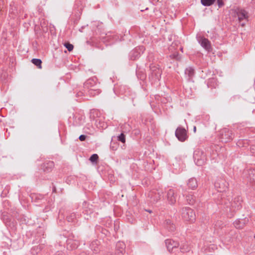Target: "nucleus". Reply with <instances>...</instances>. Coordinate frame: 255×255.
I'll list each match as a JSON object with an SVG mask.
<instances>
[{
  "label": "nucleus",
  "mask_w": 255,
  "mask_h": 255,
  "mask_svg": "<svg viewBox=\"0 0 255 255\" xmlns=\"http://www.w3.org/2000/svg\"><path fill=\"white\" fill-rule=\"evenodd\" d=\"M178 56V53H174L172 55H171L170 56L172 58H176Z\"/></svg>",
  "instance_id": "nucleus-19"
},
{
  "label": "nucleus",
  "mask_w": 255,
  "mask_h": 255,
  "mask_svg": "<svg viewBox=\"0 0 255 255\" xmlns=\"http://www.w3.org/2000/svg\"><path fill=\"white\" fill-rule=\"evenodd\" d=\"M235 16L237 17L239 22L241 23V25L244 27L246 23L244 22L248 20V15L246 11L243 9H237L235 11Z\"/></svg>",
  "instance_id": "nucleus-1"
},
{
  "label": "nucleus",
  "mask_w": 255,
  "mask_h": 255,
  "mask_svg": "<svg viewBox=\"0 0 255 255\" xmlns=\"http://www.w3.org/2000/svg\"><path fill=\"white\" fill-rule=\"evenodd\" d=\"M118 139L119 140L121 141L123 143H125L126 142V138L124 134V133H121L120 135L118 136Z\"/></svg>",
  "instance_id": "nucleus-13"
},
{
  "label": "nucleus",
  "mask_w": 255,
  "mask_h": 255,
  "mask_svg": "<svg viewBox=\"0 0 255 255\" xmlns=\"http://www.w3.org/2000/svg\"><path fill=\"white\" fill-rule=\"evenodd\" d=\"M187 71H188V75L190 76H191L193 74V70L191 68L188 69Z\"/></svg>",
  "instance_id": "nucleus-17"
},
{
  "label": "nucleus",
  "mask_w": 255,
  "mask_h": 255,
  "mask_svg": "<svg viewBox=\"0 0 255 255\" xmlns=\"http://www.w3.org/2000/svg\"><path fill=\"white\" fill-rule=\"evenodd\" d=\"M181 215L185 220L190 222H193L195 220V214L192 209L189 208H185L182 209Z\"/></svg>",
  "instance_id": "nucleus-2"
},
{
  "label": "nucleus",
  "mask_w": 255,
  "mask_h": 255,
  "mask_svg": "<svg viewBox=\"0 0 255 255\" xmlns=\"http://www.w3.org/2000/svg\"><path fill=\"white\" fill-rule=\"evenodd\" d=\"M188 186L191 189H194L197 186V181L194 179H190L188 181Z\"/></svg>",
  "instance_id": "nucleus-9"
},
{
  "label": "nucleus",
  "mask_w": 255,
  "mask_h": 255,
  "mask_svg": "<svg viewBox=\"0 0 255 255\" xmlns=\"http://www.w3.org/2000/svg\"><path fill=\"white\" fill-rule=\"evenodd\" d=\"M193 131H194V132H196V127H194Z\"/></svg>",
  "instance_id": "nucleus-20"
},
{
  "label": "nucleus",
  "mask_w": 255,
  "mask_h": 255,
  "mask_svg": "<svg viewBox=\"0 0 255 255\" xmlns=\"http://www.w3.org/2000/svg\"><path fill=\"white\" fill-rule=\"evenodd\" d=\"M32 63L35 65L37 66L39 69L42 68L41 63L42 61L39 59H32L31 60Z\"/></svg>",
  "instance_id": "nucleus-10"
},
{
  "label": "nucleus",
  "mask_w": 255,
  "mask_h": 255,
  "mask_svg": "<svg viewBox=\"0 0 255 255\" xmlns=\"http://www.w3.org/2000/svg\"><path fill=\"white\" fill-rule=\"evenodd\" d=\"M224 0H217L218 4L219 7H222L224 5Z\"/></svg>",
  "instance_id": "nucleus-16"
},
{
  "label": "nucleus",
  "mask_w": 255,
  "mask_h": 255,
  "mask_svg": "<svg viewBox=\"0 0 255 255\" xmlns=\"http://www.w3.org/2000/svg\"><path fill=\"white\" fill-rule=\"evenodd\" d=\"M98 155L97 154H94L91 156L90 160H91V162H95L96 161L98 160Z\"/></svg>",
  "instance_id": "nucleus-14"
},
{
  "label": "nucleus",
  "mask_w": 255,
  "mask_h": 255,
  "mask_svg": "<svg viewBox=\"0 0 255 255\" xmlns=\"http://www.w3.org/2000/svg\"><path fill=\"white\" fill-rule=\"evenodd\" d=\"M167 199L170 205H174L176 203V192L173 189H170L167 191Z\"/></svg>",
  "instance_id": "nucleus-6"
},
{
  "label": "nucleus",
  "mask_w": 255,
  "mask_h": 255,
  "mask_svg": "<svg viewBox=\"0 0 255 255\" xmlns=\"http://www.w3.org/2000/svg\"><path fill=\"white\" fill-rule=\"evenodd\" d=\"M172 242L171 241H167L166 242L167 249L168 250V251L169 252H171L172 251V249H173V248H171L170 247V245H172Z\"/></svg>",
  "instance_id": "nucleus-15"
},
{
  "label": "nucleus",
  "mask_w": 255,
  "mask_h": 255,
  "mask_svg": "<svg viewBox=\"0 0 255 255\" xmlns=\"http://www.w3.org/2000/svg\"><path fill=\"white\" fill-rule=\"evenodd\" d=\"M194 158L195 161L198 165H202L206 161V156L202 151L196 150L194 153Z\"/></svg>",
  "instance_id": "nucleus-3"
},
{
  "label": "nucleus",
  "mask_w": 255,
  "mask_h": 255,
  "mask_svg": "<svg viewBox=\"0 0 255 255\" xmlns=\"http://www.w3.org/2000/svg\"><path fill=\"white\" fill-rule=\"evenodd\" d=\"M233 135L232 131L227 129H224L221 131V138L223 141L227 142L232 139Z\"/></svg>",
  "instance_id": "nucleus-4"
},
{
  "label": "nucleus",
  "mask_w": 255,
  "mask_h": 255,
  "mask_svg": "<svg viewBox=\"0 0 255 255\" xmlns=\"http://www.w3.org/2000/svg\"><path fill=\"white\" fill-rule=\"evenodd\" d=\"M200 43L201 45L207 50L209 51L211 49V46L209 41L206 38H202Z\"/></svg>",
  "instance_id": "nucleus-8"
},
{
  "label": "nucleus",
  "mask_w": 255,
  "mask_h": 255,
  "mask_svg": "<svg viewBox=\"0 0 255 255\" xmlns=\"http://www.w3.org/2000/svg\"><path fill=\"white\" fill-rule=\"evenodd\" d=\"M175 135L179 140L181 141H184L187 138L186 131L183 128H177L175 132Z\"/></svg>",
  "instance_id": "nucleus-5"
},
{
  "label": "nucleus",
  "mask_w": 255,
  "mask_h": 255,
  "mask_svg": "<svg viewBox=\"0 0 255 255\" xmlns=\"http://www.w3.org/2000/svg\"><path fill=\"white\" fill-rule=\"evenodd\" d=\"M248 221V219H246L237 220L234 222V225L236 229H242L245 227Z\"/></svg>",
  "instance_id": "nucleus-7"
},
{
  "label": "nucleus",
  "mask_w": 255,
  "mask_h": 255,
  "mask_svg": "<svg viewBox=\"0 0 255 255\" xmlns=\"http://www.w3.org/2000/svg\"><path fill=\"white\" fill-rule=\"evenodd\" d=\"M86 139V136L85 135H81L80 136H79V139L81 140V141H84Z\"/></svg>",
  "instance_id": "nucleus-18"
},
{
  "label": "nucleus",
  "mask_w": 255,
  "mask_h": 255,
  "mask_svg": "<svg viewBox=\"0 0 255 255\" xmlns=\"http://www.w3.org/2000/svg\"><path fill=\"white\" fill-rule=\"evenodd\" d=\"M64 46L66 47L68 51H71L73 49V45L69 43H66Z\"/></svg>",
  "instance_id": "nucleus-12"
},
{
  "label": "nucleus",
  "mask_w": 255,
  "mask_h": 255,
  "mask_svg": "<svg viewBox=\"0 0 255 255\" xmlns=\"http://www.w3.org/2000/svg\"><path fill=\"white\" fill-rule=\"evenodd\" d=\"M215 0H201V2L205 6H209L214 3Z\"/></svg>",
  "instance_id": "nucleus-11"
}]
</instances>
